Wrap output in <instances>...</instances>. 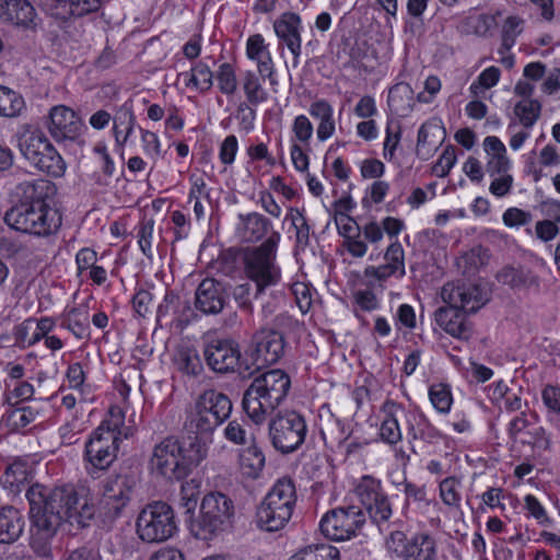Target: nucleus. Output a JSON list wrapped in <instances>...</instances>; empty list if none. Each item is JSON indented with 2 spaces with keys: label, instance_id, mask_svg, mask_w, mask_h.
Returning a JSON list of instances; mask_svg holds the SVG:
<instances>
[{
  "label": "nucleus",
  "instance_id": "nucleus-1",
  "mask_svg": "<svg viewBox=\"0 0 560 560\" xmlns=\"http://www.w3.org/2000/svg\"><path fill=\"white\" fill-rule=\"evenodd\" d=\"M136 485L131 475L109 476L101 482L96 504L85 487L32 485L26 492L32 550L39 557H49L52 540L65 522L84 527L96 512L109 521L117 518L130 502Z\"/></svg>",
  "mask_w": 560,
  "mask_h": 560
},
{
  "label": "nucleus",
  "instance_id": "nucleus-2",
  "mask_svg": "<svg viewBox=\"0 0 560 560\" xmlns=\"http://www.w3.org/2000/svg\"><path fill=\"white\" fill-rule=\"evenodd\" d=\"M18 189L21 199L5 212V224L37 237L56 235L62 225V213L55 201L56 185L48 179L25 180Z\"/></svg>",
  "mask_w": 560,
  "mask_h": 560
},
{
  "label": "nucleus",
  "instance_id": "nucleus-3",
  "mask_svg": "<svg viewBox=\"0 0 560 560\" xmlns=\"http://www.w3.org/2000/svg\"><path fill=\"white\" fill-rule=\"evenodd\" d=\"M207 453L206 444L197 436L188 441L168 436L154 446L151 468L168 480H182L207 457Z\"/></svg>",
  "mask_w": 560,
  "mask_h": 560
},
{
  "label": "nucleus",
  "instance_id": "nucleus-4",
  "mask_svg": "<svg viewBox=\"0 0 560 560\" xmlns=\"http://www.w3.org/2000/svg\"><path fill=\"white\" fill-rule=\"evenodd\" d=\"M291 387L289 375L273 369L254 377L245 389L242 407L248 418L256 424L262 423L287 398Z\"/></svg>",
  "mask_w": 560,
  "mask_h": 560
},
{
  "label": "nucleus",
  "instance_id": "nucleus-5",
  "mask_svg": "<svg viewBox=\"0 0 560 560\" xmlns=\"http://www.w3.org/2000/svg\"><path fill=\"white\" fill-rule=\"evenodd\" d=\"M280 233L273 232L259 246L247 249L244 254V271L255 285L254 298L257 299L266 288L276 285L281 278V270L276 264Z\"/></svg>",
  "mask_w": 560,
  "mask_h": 560
},
{
  "label": "nucleus",
  "instance_id": "nucleus-6",
  "mask_svg": "<svg viewBox=\"0 0 560 560\" xmlns=\"http://www.w3.org/2000/svg\"><path fill=\"white\" fill-rule=\"evenodd\" d=\"M232 412V401L223 393L208 389L200 394L186 419V427L196 434H211Z\"/></svg>",
  "mask_w": 560,
  "mask_h": 560
},
{
  "label": "nucleus",
  "instance_id": "nucleus-7",
  "mask_svg": "<svg viewBox=\"0 0 560 560\" xmlns=\"http://www.w3.org/2000/svg\"><path fill=\"white\" fill-rule=\"evenodd\" d=\"M177 530L175 512L170 504L163 501L147 504L136 520V533L143 542H164L172 538Z\"/></svg>",
  "mask_w": 560,
  "mask_h": 560
},
{
  "label": "nucleus",
  "instance_id": "nucleus-8",
  "mask_svg": "<svg viewBox=\"0 0 560 560\" xmlns=\"http://www.w3.org/2000/svg\"><path fill=\"white\" fill-rule=\"evenodd\" d=\"M234 516L232 500L221 493L211 492L201 502L200 515L190 523V533L201 540H210L230 525Z\"/></svg>",
  "mask_w": 560,
  "mask_h": 560
},
{
  "label": "nucleus",
  "instance_id": "nucleus-9",
  "mask_svg": "<svg viewBox=\"0 0 560 560\" xmlns=\"http://www.w3.org/2000/svg\"><path fill=\"white\" fill-rule=\"evenodd\" d=\"M19 149L23 158L37 170L54 177L65 174L66 163L62 156L40 130L22 133Z\"/></svg>",
  "mask_w": 560,
  "mask_h": 560
},
{
  "label": "nucleus",
  "instance_id": "nucleus-10",
  "mask_svg": "<svg viewBox=\"0 0 560 560\" xmlns=\"http://www.w3.org/2000/svg\"><path fill=\"white\" fill-rule=\"evenodd\" d=\"M384 547L392 560H438L436 540L425 532L409 538L401 530H393L385 538Z\"/></svg>",
  "mask_w": 560,
  "mask_h": 560
},
{
  "label": "nucleus",
  "instance_id": "nucleus-11",
  "mask_svg": "<svg viewBox=\"0 0 560 560\" xmlns=\"http://www.w3.org/2000/svg\"><path fill=\"white\" fill-rule=\"evenodd\" d=\"M269 434L277 451L283 454L292 453L305 441L307 434L306 421L296 411L280 413L270 421Z\"/></svg>",
  "mask_w": 560,
  "mask_h": 560
},
{
  "label": "nucleus",
  "instance_id": "nucleus-12",
  "mask_svg": "<svg viewBox=\"0 0 560 560\" xmlns=\"http://www.w3.org/2000/svg\"><path fill=\"white\" fill-rule=\"evenodd\" d=\"M353 493L373 523L381 524L390 518L392 504L380 479L371 475L360 477L354 483Z\"/></svg>",
  "mask_w": 560,
  "mask_h": 560
},
{
  "label": "nucleus",
  "instance_id": "nucleus-13",
  "mask_svg": "<svg viewBox=\"0 0 560 560\" xmlns=\"http://www.w3.org/2000/svg\"><path fill=\"white\" fill-rule=\"evenodd\" d=\"M121 439L113 432L95 429L85 443L84 460L89 475L95 477L98 472L107 470L115 462Z\"/></svg>",
  "mask_w": 560,
  "mask_h": 560
},
{
  "label": "nucleus",
  "instance_id": "nucleus-14",
  "mask_svg": "<svg viewBox=\"0 0 560 560\" xmlns=\"http://www.w3.org/2000/svg\"><path fill=\"white\" fill-rule=\"evenodd\" d=\"M365 521V512L359 506L350 505L327 513L322 518L319 527L327 538L342 541L354 537Z\"/></svg>",
  "mask_w": 560,
  "mask_h": 560
},
{
  "label": "nucleus",
  "instance_id": "nucleus-15",
  "mask_svg": "<svg viewBox=\"0 0 560 560\" xmlns=\"http://www.w3.org/2000/svg\"><path fill=\"white\" fill-rule=\"evenodd\" d=\"M203 358L209 366L215 373L225 374L233 372L238 366L240 374L244 376L253 374L250 366L240 362L241 352L237 343L230 339L214 338L209 340L203 348Z\"/></svg>",
  "mask_w": 560,
  "mask_h": 560
},
{
  "label": "nucleus",
  "instance_id": "nucleus-16",
  "mask_svg": "<svg viewBox=\"0 0 560 560\" xmlns=\"http://www.w3.org/2000/svg\"><path fill=\"white\" fill-rule=\"evenodd\" d=\"M0 21L27 34L43 31V19L30 0H0Z\"/></svg>",
  "mask_w": 560,
  "mask_h": 560
},
{
  "label": "nucleus",
  "instance_id": "nucleus-17",
  "mask_svg": "<svg viewBox=\"0 0 560 560\" xmlns=\"http://www.w3.org/2000/svg\"><path fill=\"white\" fill-rule=\"evenodd\" d=\"M385 264L380 266H368L363 272V282L371 289L384 288L390 277L402 278L406 275L405 253L398 241L392 243L384 255Z\"/></svg>",
  "mask_w": 560,
  "mask_h": 560
},
{
  "label": "nucleus",
  "instance_id": "nucleus-18",
  "mask_svg": "<svg viewBox=\"0 0 560 560\" xmlns=\"http://www.w3.org/2000/svg\"><path fill=\"white\" fill-rule=\"evenodd\" d=\"M444 303L465 314L475 313L488 302L487 291L477 284L446 283L441 291Z\"/></svg>",
  "mask_w": 560,
  "mask_h": 560
},
{
  "label": "nucleus",
  "instance_id": "nucleus-19",
  "mask_svg": "<svg viewBox=\"0 0 560 560\" xmlns=\"http://www.w3.org/2000/svg\"><path fill=\"white\" fill-rule=\"evenodd\" d=\"M44 125L57 142L75 140L81 135L83 126L78 114L66 105L51 107Z\"/></svg>",
  "mask_w": 560,
  "mask_h": 560
},
{
  "label": "nucleus",
  "instance_id": "nucleus-20",
  "mask_svg": "<svg viewBox=\"0 0 560 560\" xmlns=\"http://www.w3.org/2000/svg\"><path fill=\"white\" fill-rule=\"evenodd\" d=\"M253 341L255 343L253 352L255 370L275 364L283 354L284 339L277 330L260 329L254 335Z\"/></svg>",
  "mask_w": 560,
  "mask_h": 560
},
{
  "label": "nucleus",
  "instance_id": "nucleus-21",
  "mask_svg": "<svg viewBox=\"0 0 560 560\" xmlns=\"http://www.w3.org/2000/svg\"><path fill=\"white\" fill-rule=\"evenodd\" d=\"M382 421L378 429L380 440L396 446L402 440L400 420L406 422V408L394 400H386L381 407Z\"/></svg>",
  "mask_w": 560,
  "mask_h": 560
},
{
  "label": "nucleus",
  "instance_id": "nucleus-22",
  "mask_svg": "<svg viewBox=\"0 0 560 560\" xmlns=\"http://www.w3.org/2000/svg\"><path fill=\"white\" fill-rule=\"evenodd\" d=\"M225 302L224 285L213 278L203 279L196 289L195 307L205 315L219 314Z\"/></svg>",
  "mask_w": 560,
  "mask_h": 560
},
{
  "label": "nucleus",
  "instance_id": "nucleus-23",
  "mask_svg": "<svg viewBox=\"0 0 560 560\" xmlns=\"http://www.w3.org/2000/svg\"><path fill=\"white\" fill-rule=\"evenodd\" d=\"M301 30V16L294 12H284L273 22V31L278 39L288 47L295 63L302 50Z\"/></svg>",
  "mask_w": 560,
  "mask_h": 560
},
{
  "label": "nucleus",
  "instance_id": "nucleus-24",
  "mask_svg": "<svg viewBox=\"0 0 560 560\" xmlns=\"http://www.w3.org/2000/svg\"><path fill=\"white\" fill-rule=\"evenodd\" d=\"M246 57L256 62L257 72L262 79H267L270 85L278 84L275 62L261 34H254L247 38Z\"/></svg>",
  "mask_w": 560,
  "mask_h": 560
},
{
  "label": "nucleus",
  "instance_id": "nucleus-25",
  "mask_svg": "<svg viewBox=\"0 0 560 560\" xmlns=\"http://www.w3.org/2000/svg\"><path fill=\"white\" fill-rule=\"evenodd\" d=\"M466 315L455 306L447 304L434 312V320L452 337L468 340L472 335V327Z\"/></svg>",
  "mask_w": 560,
  "mask_h": 560
},
{
  "label": "nucleus",
  "instance_id": "nucleus-26",
  "mask_svg": "<svg viewBox=\"0 0 560 560\" xmlns=\"http://www.w3.org/2000/svg\"><path fill=\"white\" fill-rule=\"evenodd\" d=\"M406 429L409 443L421 441L435 444L442 439V433L431 423L419 409H406Z\"/></svg>",
  "mask_w": 560,
  "mask_h": 560
},
{
  "label": "nucleus",
  "instance_id": "nucleus-27",
  "mask_svg": "<svg viewBox=\"0 0 560 560\" xmlns=\"http://www.w3.org/2000/svg\"><path fill=\"white\" fill-rule=\"evenodd\" d=\"M293 510L262 500L256 511V525L265 532H278L288 524Z\"/></svg>",
  "mask_w": 560,
  "mask_h": 560
},
{
  "label": "nucleus",
  "instance_id": "nucleus-28",
  "mask_svg": "<svg viewBox=\"0 0 560 560\" xmlns=\"http://www.w3.org/2000/svg\"><path fill=\"white\" fill-rule=\"evenodd\" d=\"M293 510L262 500L256 511V525L265 532H278L288 524Z\"/></svg>",
  "mask_w": 560,
  "mask_h": 560
},
{
  "label": "nucleus",
  "instance_id": "nucleus-29",
  "mask_svg": "<svg viewBox=\"0 0 560 560\" xmlns=\"http://www.w3.org/2000/svg\"><path fill=\"white\" fill-rule=\"evenodd\" d=\"M266 465V456L256 439L250 435L249 444L238 451L237 467L243 478L256 480L260 477Z\"/></svg>",
  "mask_w": 560,
  "mask_h": 560
},
{
  "label": "nucleus",
  "instance_id": "nucleus-30",
  "mask_svg": "<svg viewBox=\"0 0 560 560\" xmlns=\"http://www.w3.org/2000/svg\"><path fill=\"white\" fill-rule=\"evenodd\" d=\"M444 138L445 129L441 121L435 119L425 121L418 130L417 155L422 160L429 159L443 142Z\"/></svg>",
  "mask_w": 560,
  "mask_h": 560
},
{
  "label": "nucleus",
  "instance_id": "nucleus-31",
  "mask_svg": "<svg viewBox=\"0 0 560 560\" xmlns=\"http://www.w3.org/2000/svg\"><path fill=\"white\" fill-rule=\"evenodd\" d=\"M482 147L486 153V172L489 176L510 172L512 162L508 156L504 143L497 136H488L483 139Z\"/></svg>",
  "mask_w": 560,
  "mask_h": 560
},
{
  "label": "nucleus",
  "instance_id": "nucleus-32",
  "mask_svg": "<svg viewBox=\"0 0 560 560\" xmlns=\"http://www.w3.org/2000/svg\"><path fill=\"white\" fill-rule=\"evenodd\" d=\"M172 365L176 372L187 377H197L203 371L198 350L189 343L176 346L172 354Z\"/></svg>",
  "mask_w": 560,
  "mask_h": 560
},
{
  "label": "nucleus",
  "instance_id": "nucleus-33",
  "mask_svg": "<svg viewBox=\"0 0 560 560\" xmlns=\"http://www.w3.org/2000/svg\"><path fill=\"white\" fill-rule=\"evenodd\" d=\"M61 327L70 331L77 339H90V312L88 303L67 307L61 315Z\"/></svg>",
  "mask_w": 560,
  "mask_h": 560
},
{
  "label": "nucleus",
  "instance_id": "nucleus-34",
  "mask_svg": "<svg viewBox=\"0 0 560 560\" xmlns=\"http://www.w3.org/2000/svg\"><path fill=\"white\" fill-rule=\"evenodd\" d=\"M25 520L22 512L12 506L0 508V544H13L23 534Z\"/></svg>",
  "mask_w": 560,
  "mask_h": 560
},
{
  "label": "nucleus",
  "instance_id": "nucleus-35",
  "mask_svg": "<svg viewBox=\"0 0 560 560\" xmlns=\"http://www.w3.org/2000/svg\"><path fill=\"white\" fill-rule=\"evenodd\" d=\"M310 115L318 121L316 128L317 139L322 142L332 137L336 130L334 119V108L330 103L324 98L311 103Z\"/></svg>",
  "mask_w": 560,
  "mask_h": 560
},
{
  "label": "nucleus",
  "instance_id": "nucleus-36",
  "mask_svg": "<svg viewBox=\"0 0 560 560\" xmlns=\"http://www.w3.org/2000/svg\"><path fill=\"white\" fill-rule=\"evenodd\" d=\"M136 126V116L130 101L120 105L113 117V133L117 147L124 148Z\"/></svg>",
  "mask_w": 560,
  "mask_h": 560
},
{
  "label": "nucleus",
  "instance_id": "nucleus-37",
  "mask_svg": "<svg viewBox=\"0 0 560 560\" xmlns=\"http://www.w3.org/2000/svg\"><path fill=\"white\" fill-rule=\"evenodd\" d=\"M238 219V235L244 242L248 243L261 240L271 226L270 221L257 212L240 214Z\"/></svg>",
  "mask_w": 560,
  "mask_h": 560
},
{
  "label": "nucleus",
  "instance_id": "nucleus-38",
  "mask_svg": "<svg viewBox=\"0 0 560 560\" xmlns=\"http://www.w3.org/2000/svg\"><path fill=\"white\" fill-rule=\"evenodd\" d=\"M387 104L394 115L407 117L416 104L415 93L410 84L400 82L390 88Z\"/></svg>",
  "mask_w": 560,
  "mask_h": 560
},
{
  "label": "nucleus",
  "instance_id": "nucleus-39",
  "mask_svg": "<svg viewBox=\"0 0 560 560\" xmlns=\"http://www.w3.org/2000/svg\"><path fill=\"white\" fill-rule=\"evenodd\" d=\"M319 431L326 445H341L347 440L343 422L327 407L319 409Z\"/></svg>",
  "mask_w": 560,
  "mask_h": 560
},
{
  "label": "nucleus",
  "instance_id": "nucleus-40",
  "mask_svg": "<svg viewBox=\"0 0 560 560\" xmlns=\"http://www.w3.org/2000/svg\"><path fill=\"white\" fill-rule=\"evenodd\" d=\"M264 80L259 73L246 70L242 74V89L246 97V104L257 106L268 100V92L262 86Z\"/></svg>",
  "mask_w": 560,
  "mask_h": 560
},
{
  "label": "nucleus",
  "instance_id": "nucleus-41",
  "mask_svg": "<svg viewBox=\"0 0 560 560\" xmlns=\"http://www.w3.org/2000/svg\"><path fill=\"white\" fill-rule=\"evenodd\" d=\"M264 500L294 509L296 503V491L294 482L290 478H281L277 480Z\"/></svg>",
  "mask_w": 560,
  "mask_h": 560
},
{
  "label": "nucleus",
  "instance_id": "nucleus-42",
  "mask_svg": "<svg viewBox=\"0 0 560 560\" xmlns=\"http://www.w3.org/2000/svg\"><path fill=\"white\" fill-rule=\"evenodd\" d=\"M462 480L456 476H450L439 482V497L444 505L451 510H459L462 506Z\"/></svg>",
  "mask_w": 560,
  "mask_h": 560
},
{
  "label": "nucleus",
  "instance_id": "nucleus-43",
  "mask_svg": "<svg viewBox=\"0 0 560 560\" xmlns=\"http://www.w3.org/2000/svg\"><path fill=\"white\" fill-rule=\"evenodd\" d=\"M184 75L187 78L186 86H192L201 93L208 92L213 85L214 74L210 67L202 61L197 62Z\"/></svg>",
  "mask_w": 560,
  "mask_h": 560
},
{
  "label": "nucleus",
  "instance_id": "nucleus-44",
  "mask_svg": "<svg viewBox=\"0 0 560 560\" xmlns=\"http://www.w3.org/2000/svg\"><path fill=\"white\" fill-rule=\"evenodd\" d=\"M24 106V100L18 92L0 85V117H16Z\"/></svg>",
  "mask_w": 560,
  "mask_h": 560
},
{
  "label": "nucleus",
  "instance_id": "nucleus-45",
  "mask_svg": "<svg viewBox=\"0 0 560 560\" xmlns=\"http://www.w3.org/2000/svg\"><path fill=\"white\" fill-rule=\"evenodd\" d=\"M289 560H339V550L330 545H311L293 555Z\"/></svg>",
  "mask_w": 560,
  "mask_h": 560
},
{
  "label": "nucleus",
  "instance_id": "nucleus-46",
  "mask_svg": "<svg viewBox=\"0 0 560 560\" xmlns=\"http://www.w3.org/2000/svg\"><path fill=\"white\" fill-rule=\"evenodd\" d=\"M42 418V409L36 406H24L13 409L8 416V423L14 431L27 428L31 423Z\"/></svg>",
  "mask_w": 560,
  "mask_h": 560
},
{
  "label": "nucleus",
  "instance_id": "nucleus-47",
  "mask_svg": "<svg viewBox=\"0 0 560 560\" xmlns=\"http://www.w3.org/2000/svg\"><path fill=\"white\" fill-rule=\"evenodd\" d=\"M541 105L538 101L523 98L514 106V114L525 128H532L540 115Z\"/></svg>",
  "mask_w": 560,
  "mask_h": 560
},
{
  "label": "nucleus",
  "instance_id": "nucleus-48",
  "mask_svg": "<svg viewBox=\"0 0 560 560\" xmlns=\"http://www.w3.org/2000/svg\"><path fill=\"white\" fill-rule=\"evenodd\" d=\"M218 89L224 95H233L237 90V77L235 68L230 62L221 63L214 74Z\"/></svg>",
  "mask_w": 560,
  "mask_h": 560
},
{
  "label": "nucleus",
  "instance_id": "nucleus-49",
  "mask_svg": "<svg viewBox=\"0 0 560 560\" xmlns=\"http://www.w3.org/2000/svg\"><path fill=\"white\" fill-rule=\"evenodd\" d=\"M429 398L434 409L442 415L450 412L453 396L448 385L439 383L433 384L429 388Z\"/></svg>",
  "mask_w": 560,
  "mask_h": 560
},
{
  "label": "nucleus",
  "instance_id": "nucleus-50",
  "mask_svg": "<svg viewBox=\"0 0 560 560\" xmlns=\"http://www.w3.org/2000/svg\"><path fill=\"white\" fill-rule=\"evenodd\" d=\"M153 232L154 220L152 218L144 217L137 225V238L139 248L141 253L149 259L153 258Z\"/></svg>",
  "mask_w": 560,
  "mask_h": 560
},
{
  "label": "nucleus",
  "instance_id": "nucleus-51",
  "mask_svg": "<svg viewBox=\"0 0 560 560\" xmlns=\"http://www.w3.org/2000/svg\"><path fill=\"white\" fill-rule=\"evenodd\" d=\"M285 219L291 221L292 226L295 229L296 245L305 248L310 244V225L303 212L291 208Z\"/></svg>",
  "mask_w": 560,
  "mask_h": 560
},
{
  "label": "nucleus",
  "instance_id": "nucleus-52",
  "mask_svg": "<svg viewBox=\"0 0 560 560\" xmlns=\"http://www.w3.org/2000/svg\"><path fill=\"white\" fill-rule=\"evenodd\" d=\"M523 20L518 16H508L502 27V43L499 54L509 51L515 44L516 37L522 32Z\"/></svg>",
  "mask_w": 560,
  "mask_h": 560
},
{
  "label": "nucleus",
  "instance_id": "nucleus-53",
  "mask_svg": "<svg viewBox=\"0 0 560 560\" xmlns=\"http://www.w3.org/2000/svg\"><path fill=\"white\" fill-rule=\"evenodd\" d=\"M501 71L499 68L491 66L486 68L469 86L474 95H479L485 90L495 86L500 80Z\"/></svg>",
  "mask_w": 560,
  "mask_h": 560
},
{
  "label": "nucleus",
  "instance_id": "nucleus-54",
  "mask_svg": "<svg viewBox=\"0 0 560 560\" xmlns=\"http://www.w3.org/2000/svg\"><path fill=\"white\" fill-rule=\"evenodd\" d=\"M141 135V144L144 154L152 161L150 172L153 171L159 158L161 156V141L153 131L139 128Z\"/></svg>",
  "mask_w": 560,
  "mask_h": 560
},
{
  "label": "nucleus",
  "instance_id": "nucleus-55",
  "mask_svg": "<svg viewBox=\"0 0 560 560\" xmlns=\"http://www.w3.org/2000/svg\"><path fill=\"white\" fill-rule=\"evenodd\" d=\"M125 416L122 410L119 407H112L109 409L108 418L103 420L102 423L96 429H103L104 431H110L116 435V438L120 439L124 434L125 438H128V432H122L121 428L124 425Z\"/></svg>",
  "mask_w": 560,
  "mask_h": 560
},
{
  "label": "nucleus",
  "instance_id": "nucleus-56",
  "mask_svg": "<svg viewBox=\"0 0 560 560\" xmlns=\"http://www.w3.org/2000/svg\"><path fill=\"white\" fill-rule=\"evenodd\" d=\"M468 26L478 36H487L495 27L497 20L493 14L480 13L467 19Z\"/></svg>",
  "mask_w": 560,
  "mask_h": 560
},
{
  "label": "nucleus",
  "instance_id": "nucleus-57",
  "mask_svg": "<svg viewBox=\"0 0 560 560\" xmlns=\"http://www.w3.org/2000/svg\"><path fill=\"white\" fill-rule=\"evenodd\" d=\"M66 377L69 384V387L75 389L80 393L81 396L84 395L88 385L85 384L86 375L83 370V366L79 362L71 363L66 372ZM81 399H84L81 397Z\"/></svg>",
  "mask_w": 560,
  "mask_h": 560
},
{
  "label": "nucleus",
  "instance_id": "nucleus-58",
  "mask_svg": "<svg viewBox=\"0 0 560 560\" xmlns=\"http://www.w3.org/2000/svg\"><path fill=\"white\" fill-rule=\"evenodd\" d=\"M39 5L47 14L56 19L71 18L70 0H39Z\"/></svg>",
  "mask_w": 560,
  "mask_h": 560
},
{
  "label": "nucleus",
  "instance_id": "nucleus-59",
  "mask_svg": "<svg viewBox=\"0 0 560 560\" xmlns=\"http://www.w3.org/2000/svg\"><path fill=\"white\" fill-rule=\"evenodd\" d=\"M292 131L296 141L307 145L313 137L314 127L305 115H299L293 120Z\"/></svg>",
  "mask_w": 560,
  "mask_h": 560
},
{
  "label": "nucleus",
  "instance_id": "nucleus-60",
  "mask_svg": "<svg viewBox=\"0 0 560 560\" xmlns=\"http://www.w3.org/2000/svg\"><path fill=\"white\" fill-rule=\"evenodd\" d=\"M493 179L489 186V191L497 198H503L512 190L514 177L510 172L499 173L491 176Z\"/></svg>",
  "mask_w": 560,
  "mask_h": 560
},
{
  "label": "nucleus",
  "instance_id": "nucleus-61",
  "mask_svg": "<svg viewBox=\"0 0 560 560\" xmlns=\"http://www.w3.org/2000/svg\"><path fill=\"white\" fill-rule=\"evenodd\" d=\"M502 220L508 228H520L530 223L533 215L528 211L512 207L504 211Z\"/></svg>",
  "mask_w": 560,
  "mask_h": 560
},
{
  "label": "nucleus",
  "instance_id": "nucleus-62",
  "mask_svg": "<svg viewBox=\"0 0 560 560\" xmlns=\"http://www.w3.org/2000/svg\"><path fill=\"white\" fill-rule=\"evenodd\" d=\"M224 438L236 445H244L247 442L249 443V438H247V432L244 425V421L240 422L238 420H232L224 428Z\"/></svg>",
  "mask_w": 560,
  "mask_h": 560
},
{
  "label": "nucleus",
  "instance_id": "nucleus-63",
  "mask_svg": "<svg viewBox=\"0 0 560 560\" xmlns=\"http://www.w3.org/2000/svg\"><path fill=\"white\" fill-rule=\"evenodd\" d=\"M454 147H446L438 162L433 165L432 172L439 177H445L456 163Z\"/></svg>",
  "mask_w": 560,
  "mask_h": 560
},
{
  "label": "nucleus",
  "instance_id": "nucleus-64",
  "mask_svg": "<svg viewBox=\"0 0 560 560\" xmlns=\"http://www.w3.org/2000/svg\"><path fill=\"white\" fill-rule=\"evenodd\" d=\"M298 307L302 314H306L312 306V292L304 282H295L291 287Z\"/></svg>",
  "mask_w": 560,
  "mask_h": 560
}]
</instances>
